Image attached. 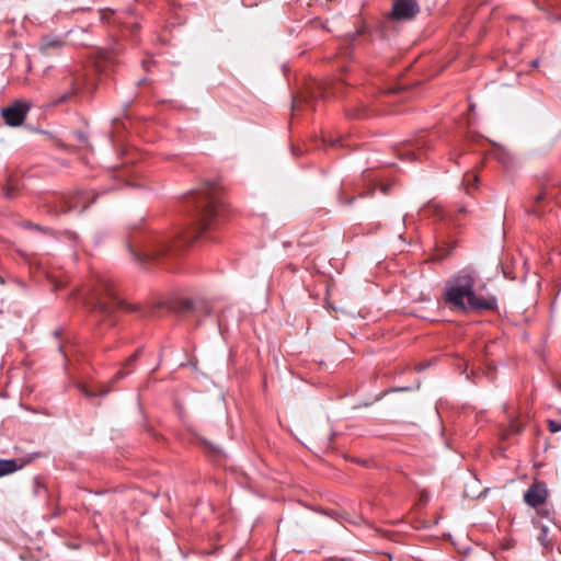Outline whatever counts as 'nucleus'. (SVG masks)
Listing matches in <instances>:
<instances>
[{"instance_id": "nucleus-1", "label": "nucleus", "mask_w": 561, "mask_h": 561, "mask_svg": "<svg viewBox=\"0 0 561 561\" xmlns=\"http://www.w3.org/2000/svg\"><path fill=\"white\" fill-rule=\"evenodd\" d=\"M187 205L192 208V227L174 238L156 233L144 236L138 241L137 249L128 245L136 261L149 263L175 255L183 247L201 237L213 240L207 233L216 230L226 216L225 204L218 188L215 186L199 188L187 197Z\"/></svg>"}, {"instance_id": "nucleus-2", "label": "nucleus", "mask_w": 561, "mask_h": 561, "mask_svg": "<svg viewBox=\"0 0 561 561\" xmlns=\"http://www.w3.org/2000/svg\"><path fill=\"white\" fill-rule=\"evenodd\" d=\"M478 274L474 270L466 267L454 274L444 288L443 298L453 311H494L497 299L492 295H483L477 290Z\"/></svg>"}, {"instance_id": "nucleus-3", "label": "nucleus", "mask_w": 561, "mask_h": 561, "mask_svg": "<svg viewBox=\"0 0 561 561\" xmlns=\"http://www.w3.org/2000/svg\"><path fill=\"white\" fill-rule=\"evenodd\" d=\"M85 304L92 311L99 312L104 318L111 317L116 309L126 305L116 296L108 278L99 276L93 285Z\"/></svg>"}, {"instance_id": "nucleus-4", "label": "nucleus", "mask_w": 561, "mask_h": 561, "mask_svg": "<svg viewBox=\"0 0 561 561\" xmlns=\"http://www.w3.org/2000/svg\"><path fill=\"white\" fill-rule=\"evenodd\" d=\"M431 148L432 141L427 138V135L422 134L402 142L396 148V153L402 160L415 161L421 160Z\"/></svg>"}, {"instance_id": "nucleus-5", "label": "nucleus", "mask_w": 561, "mask_h": 561, "mask_svg": "<svg viewBox=\"0 0 561 561\" xmlns=\"http://www.w3.org/2000/svg\"><path fill=\"white\" fill-rule=\"evenodd\" d=\"M62 82L67 84L69 89L54 101V105L67 103L75 95H77L85 84V73L78 69L69 70L68 73L62 78Z\"/></svg>"}, {"instance_id": "nucleus-6", "label": "nucleus", "mask_w": 561, "mask_h": 561, "mask_svg": "<svg viewBox=\"0 0 561 561\" xmlns=\"http://www.w3.org/2000/svg\"><path fill=\"white\" fill-rule=\"evenodd\" d=\"M31 108V104L23 101H15L12 105L2 108L1 115L9 126H20Z\"/></svg>"}, {"instance_id": "nucleus-7", "label": "nucleus", "mask_w": 561, "mask_h": 561, "mask_svg": "<svg viewBox=\"0 0 561 561\" xmlns=\"http://www.w3.org/2000/svg\"><path fill=\"white\" fill-rule=\"evenodd\" d=\"M420 12V7L415 0H394L392 5V16L396 20H411Z\"/></svg>"}, {"instance_id": "nucleus-8", "label": "nucleus", "mask_w": 561, "mask_h": 561, "mask_svg": "<svg viewBox=\"0 0 561 561\" xmlns=\"http://www.w3.org/2000/svg\"><path fill=\"white\" fill-rule=\"evenodd\" d=\"M547 497L548 490L546 484L542 482L533 483L524 494L525 503L534 508L543 504L547 501Z\"/></svg>"}, {"instance_id": "nucleus-9", "label": "nucleus", "mask_w": 561, "mask_h": 561, "mask_svg": "<svg viewBox=\"0 0 561 561\" xmlns=\"http://www.w3.org/2000/svg\"><path fill=\"white\" fill-rule=\"evenodd\" d=\"M32 458L0 459V478L24 468Z\"/></svg>"}, {"instance_id": "nucleus-10", "label": "nucleus", "mask_w": 561, "mask_h": 561, "mask_svg": "<svg viewBox=\"0 0 561 561\" xmlns=\"http://www.w3.org/2000/svg\"><path fill=\"white\" fill-rule=\"evenodd\" d=\"M66 208L61 211H71L78 210L79 213L84 211L89 207L88 203V194L87 193H78L72 196H69L66 201Z\"/></svg>"}, {"instance_id": "nucleus-11", "label": "nucleus", "mask_w": 561, "mask_h": 561, "mask_svg": "<svg viewBox=\"0 0 561 561\" xmlns=\"http://www.w3.org/2000/svg\"><path fill=\"white\" fill-rule=\"evenodd\" d=\"M314 147L319 148L318 142L321 144V146L327 147H347L348 144L345 142V140L342 137H333L331 135H322L320 138L316 137L314 140Z\"/></svg>"}, {"instance_id": "nucleus-12", "label": "nucleus", "mask_w": 561, "mask_h": 561, "mask_svg": "<svg viewBox=\"0 0 561 561\" xmlns=\"http://www.w3.org/2000/svg\"><path fill=\"white\" fill-rule=\"evenodd\" d=\"M423 216L426 217H436L438 219H443L445 217V210L442 208L440 205L435 203H430L425 205L421 211Z\"/></svg>"}, {"instance_id": "nucleus-13", "label": "nucleus", "mask_w": 561, "mask_h": 561, "mask_svg": "<svg viewBox=\"0 0 561 561\" xmlns=\"http://www.w3.org/2000/svg\"><path fill=\"white\" fill-rule=\"evenodd\" d=\"M65 45L64 41L57 37H44L41 43L39 49L43 53H47L49 49H60Z\"/></svg>"}, {"instance_id": "nucleus-14", "label": "nucleus", "mask_w": 561, "mask_h": 561, "mask_svg": "<svg viewBox=\"0 0 561 561\" xmlns=\"http://www.w3.org/2000/svg\"><path fill=\"white\" fill-rule=\"evenodd\" d=\"M554 195H552L548 188H542L540 191V193L536 196L535 198V206H534V209H533V213L534 214H537V215H540L542 213V210L540 209L539 205L540 203L547 201V199H551L553 198Z\"/></svg>"}, {"instance_id": "nucleus-15", "label": "nucleus", "mask_w": 561, "mask_h": 561, "mask_svg": "<svg viewBox=\"0 0 561 561\" xmlns=\"http://www.w3.org/2000/svg\"><path fill=\"white\" fill-rule=\"evenodd\" d=\"M522 430H523L522 424L515 420H512L507 430L504 433V437L506 438L512 434H518L522 432Z\"/></svg>"}, {"instance_id": "nucleus-16", "label": "nucleus", "mask_w": 561, "mask_h": 561, "mask_svg": "<svg viewBox=\"0 0 561 561\" xmlns=\"http://www.w3.org/2000/svg\"><path fill=\"white\" fill-rule=\"evenodd\" d=\"M478 181V178L474 174H466L463 179V184L466 185V190H469V186L474 185Z\"/></svg>"}, {"instance_id": "nucleus-17", "label": "nucleus", "mask_w": 561, "mask_h": 561, "mask_svg": "<svg viewBox=\"0 0 561 561\" xmlns=\"http://www.w3.org/2000/svg\"><path fill=\"white\" fill-rule=\"evenodd\" d=\"M100 20L103 22H110V16L114 15V11L108 9H102L99 11Z\"/></svg>"}, {"instance_id": "nucleus-18", "label": "nucleus", "mask_w": 561, "mask_h": 561, "mask_svg": "<svg viewBox=\"0 0 561 561\" xmlns=\"http://www.w3.org/2000/svg\"><path fill=\"white\" fill-rule=\"evenodd\" d=\"M548 426H549V430L551 433H557V432L561 431V422H559V421L549 420Z\"/></svg>"}, {"instance_id": "nucleus-19", "label": "nucleus", "mask_w": 561, "mask_h": 561, "mask_svg": "<svg viewBox=\"0 0 561 561\" xmlns=\"http://www.w3.org/2000/svg\"><path fill=\"white\" fill-rule=\"evenodd\" d=\"M129 373H130V371H125V370H123V369H122V370L117 371V373L114 375V377L112 378V381H113V382H116V381H118V380L123 379V378H124L125 376H127Z\"/></svg>"}, {"instance_id": "nucleus-20", "label": "nucleus", "mask_w": 561, "mask_h": 561, "mask_svg": "<svg viewBox=\"0 0 561 561\" xmlns=\"http://www.w3.org/2000/svg\"><path fill=\"white\" fill-rule=\"evenodd\" d=\"M4 195L8 198H13L14 197V187L12 185H7L4 187Z\"/></svg>"}, {"instance_id": "nucleus-21", "label": "nucleus", "mask_w": 561, "mask_h": 561, "mask_svg": "<svg viewBox=\"0 0 561 561\" xmlns=\"http://www.w3.org/2000/svg\"><path fill=\"white\" fill-rule=\"evenodd\" d=\"M140 353V350H137L125 363V366H130L137 358Z\"/></svg>"}, {"instance_id": "nucleus-22", "label": "nucleus", "mask_w": 561, "mask_h": 561, "mask_svg": "<svg viewBox=\"0 0 561 561\" xmlns=\"http://www.w3.org/2000/svg\"><path fill=\"white\" fill-rule=\"evenodd\" d=\"M112 54L113 53H110V51H101L100 55H101V58L104 59L105 61H111L112 59Z\"/></svg>"}, {"instance_id": "nucleus-23", "label": "nucleus", "mask_w": 561, "mask_h": 561, "mask_svg": "<svg viewBox=\"0 0 561 561\" xmlns=\"http://www.w3.org/2000/svg\"><path fill=\"white\" fill-rule=\"evenodd\" d=\"M80 389H81V392H82L84 396H87V397H94V396H96V393H95V392H92V391L88 390V389H87L85 387H83V386H82V387H80Z\"/></svg>"}, {"instance_id": "nucleus-24", "label": "nucleus", "mask_w": 561, "mask_h": 561, "mask_svg": "<svg viewBox=\"0 0 561 561\" xmlns=\"http://www.w3.org/2000/svg\"><path fill=\"white\" fill-rule=\"evenodd\" d=\"M546 537H547V527H542L541 535L539 536V540L541 541L542 545H545Z\"/></svg>"}, {"instance_id": "nucleus-25", "label": "nucleus", "mask_w": 561, "mask_h": 561, "mask_svg": "<svg viewBox=\"0 0 561 561\" xmlns=\"http://www.w3.org/2000/svg\"><path fill=\"white\" fill-rule=\"evenodd\" d=\"M300 106V101H298L297 99H294L293 101V110H297L299 108Z\"/></svg>"}, {"instance_id": "nucleus-26", "label": "nucleus", "mask_w": 561, "mask_h": 561, "mask_svg": "<svg viewBox=\"0 0 561 561\" xmlns=\"http://www.w3.org/2000/svg\"><path fill=\"white\" fill-rule=\"evenodd\" d=\"M390 186L389 185H381L380 190L383 194H388Z\"/></svg>"}, {"instance_id": "nucleus-27", "label": "nucleus", "mask_w": 561, "mask_h": 561, "mask_svg": "<svg viewBox=\"0 0 561 561\" xmlns=\"http://www.w3.org/2000/svg\"><path fill=\"white\" fill-rule=\"evenodd\" d=\"M293 152H294L295 156H299V154L302 153L299 148H295V147H293Z\"/></svg>"}, {"instance_id": "nucleus-28", "label": "nucleus", "mask_w": 561, "mask_h": 561, "mask_svg": "<svg viewBox=\"0 0 561 561\" xmlns=\"http://www.w3.org/2000/svg\"><path fill=\"white\" fill-rule=\"evenodd\" d=\"M535 3L536 5L539 8V9H543V7L541 5L540 1L539 0H535Z\"/></svg>"}, {"instance_id": "nucleus-29", "label": "nucleus", "mask_w": 561, "mask_h": 561, "mask_svg": "<svg viewBox=\"0 0 561 561\" xmlns=\"http://www.w3.org/2000/svg\"><path fill=\"white\" fill-rule=\"evenodd\" d=\"M352 202H353V198H347V199L344 201V203L347 204V205L352 204Z\"/></svg>"}, {"instance_id": "nucleus-30", "label": "nucleus", "mask_w": 561, "mask_h": 561, "mask_svg": "<svg viewBox=\"0 0 561 561\" xmlns=\"http://www.w3.org/2000/svg\"><path fill=\"white\" fill-rule=\"evenodd\" d=\"M27 226H28V227H35V228L39 229V226H38V225H33V224H31V222H28V224H27Z\"/></svg>"}, {"instance_id": "nucleus-31", "label": "nucleus", "mask_w": 561, "mask_h": 561, "mask_svg": "<svg viewBox=\"0 0 561 561\" xmlns=\"http://www.w3.org/2000/svg\"><path fill=\"white\" fill-rule=\"evenodd\" d=\"M398 92V89H391L388 91V93H397Z\"/></svg>"}, {"instance_id": "nucleus-32", "label": "nucleus", "mask_w": 561, "mask_h": 561, "mask_svg": "<svg viewBox=\"0 0 561 561\" xmlns=\"http://www.w3.org/2000/svg\"><path fill=\"white\" fill-rule=\"evenodd\" d=\"M459 211H460V213H466L467 210H466V208H465V207H460V208H459Z\"/></svg>"}, {"instance_id": "nucleus-33", "label": "nucleus", "mask_w": 561, "mask_h": 561, "mask_svg": "<svg viewBox=\"0 0 561 561\" xmlns=\"http://www.w3.org/2000/svg\"><path fill=\"white\" fill-rule=\"evenodd\" d=\"M537 65H538V60H534L533 66H537Z\"/></svg>"}, {"instance_id": "nucleus-34", "label": "nucleus", "mask_w": 561, "mask_h": 561, "mask_svg": "<svg viewBox=\"0 0 561 561\" xmlns=\"http://www.w3.org/2000/svg\"><path fill=\"white\" fill-rule=\"evenodd\" d=\"M358 33H359V32H356L355 34H353V35H352V38L354 39Z\"/></svg>"}]
</instances>
